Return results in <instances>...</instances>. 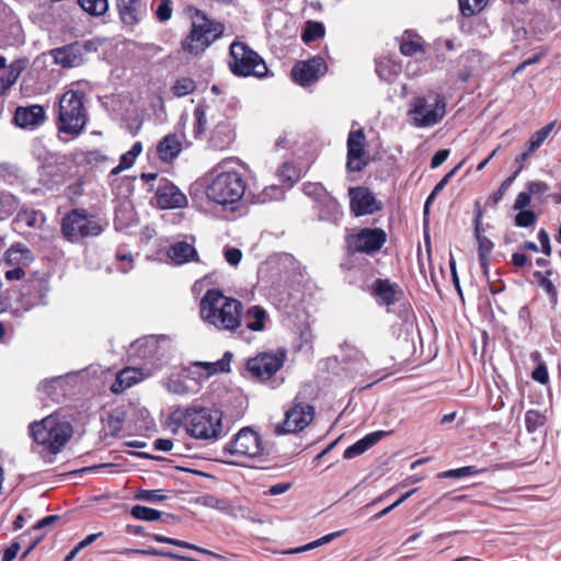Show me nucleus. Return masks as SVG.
<instances>
[{
    "label": "nucleus",
    "instance_id": "nucleus-40",
    "mask_svg": "<svg viewBox=\"0 0 561 561\" xmlns=\"http://www.w3.org/2000/svg\"><path fill=\"white\" fill-rule=\"evenodd\" d=\"M195 89V81L191 78L183 77L175 81V83L172 87V92L175 96L183 98L193 93Z\"/></svg>",
    "mask_w": 561,
    "mask_h": 561
},
{
    "label": "nucleus",
    "instance_id": "nucleus-46",
    "mask_svg": "<svg viewBox=\"0 0 561 561\" xmlns=\"http://www.w3.org/2000/svg\"><path fill=\"white\" fill-rule=\"evenodd\" d=\"M20 76V69L12 67L0 77V94H4L16 81Z\"/></svg>",
    "mask_w": 561,
    "mask_h": 561
},
{
    "label": "nucleus",
    "instance_id": "nucleus-60",
    "mask_svg": "<svg viewBox=\"0 0 561 561\" xmlns=\"http://www.w3.org/2000/svg\"><path fill=\"white\" fill-rule=\"evenodd\" d=\"M351 354L348 356V360L351 362L354 359V363L357 365L355 370L357 373H363L365 370V357L364 355L357 351V350H350Z\"/></svg>",
    "mask_w": 561,
    "mask_h": 561
},
{
    "label": "nucleus",
    "instance_id": "nucleus-23",
    "mask_svg": "<svg viewBox=\"0 0 561 561\" xmlns=\"http://www.w3.org/2000/svg\"><path fill=\"white\" fill-rule=\"evenodd\" d=\"M182 137L176 134L165 135L157 146V153L163 162H172L182 151Z\"/></svg>",
    "mask_w": 561,
    "mask_h": 561
},
{
    "label": "nucleus",
    "instance_id": "nucleus-1",
    "mask_svg": "<svg viewBox=\"0 0 561 561\" xmlns=\"http://www.w3.org/2000/svg\"><path fill=\"white\" fill-rule=\"evenodd\" d=\"M243 304L221 290L208 289L199 301L202 321L218 331L237 332L242 325Z\"/></svg>",
    "mask_w": 561,
    "mask_h": 561
},
{
    "label": "nucleus",
    "instance_id": "nucleus-10",
    "mask_svg": "<svg viewBox=\"0 0 561 561\" xmlns=\"http://www.w3.org/2000/svg\"><path fill=\"white\" fill-rule=\"evenodd\" d=\"M102 230V225L93 213H67L61 219L62 234L70 242L98 236Z\"/></svg>",
    "mask_w": 561,
    "mask_h": 561
},
{
    "label": "nucleus",
    "instance_id": "nucleus-34",
    "mask_svg": "<svg viewBox=\"0 0 561 561\" xmlns=\"http://www.w3.org/2000/svg\"><path fill=\"white\" fill-rule=\"evenodd\" d=\"M81 9L90 15L101 16L108 10V0H78Z\"/></svg>",
    "mask_w": 561,
    "mask_h": 561
},
{
    "label": "nucleus",
    "instance_id": "nucleus-51",
    "mask_svg": "<svg viewBox=\"0 0 561 561\" xmlns=\"http://www.w3.org/2000/svg\"><path fill=\"white\" fill-rule=\"evenodd\" d=\"M537 221L536 213H517L515 225L522 228L533 227Z\"/></svg>",
    "mask_w": 561,
    "mask_h": 561
},
{
    "label": "nucleus",
    "instance_id": "nucleus-54",
    "mask_svg": "<svg viewBox=\"0 0 561 561\" xmlns=\"http://www.w3.org/2000/svg\"><path fill=\"white\" fill-rule=\"evenodd\" d=\"M136 161V158L129 153L128 151L125 152L122 157H121V160H119V164L117 167H115L112 171H111V174H118L119 172L126 170V169H129L134 165Z\"/></svg>",
    "mask_w": 561,
    "mask_h": 561
},
{
    "label": "nucleus",
    "instance_id": "nucleus-41",
    "mask_svg": "<svg viewBox=\"0 0 561 561\" xmlns=\"http://www.w3.org/2000/svg\"><path fill=\"white\" fill-rule=\"evenodd\" d=\"M324 35V26L320 22L309 21L306 24L301 38L305 43H311Z\"/></svg>",
    "mask_w": 561,
    "mask_h": 561
},
{
    "label": "nucleus",
    "instance_id": "nucleus-44",
    "mask_svg": "<svg viewBox=\"0 0 561 561\" xmlns=\"http://www.w3.org/2000/svg\"><path fill=\"white\" fill-rule=\"evenodd\" d=\"M484 471L483 469H478L474 466H466L457 469H450L439 473V478H453L460 479L463 477L474 476Z\"/></svg>",
    "mask_w": 561,
    "mask_h": 561
},
{
    "label": "nucleus",
    "instance_id": "nucleus-3",
    "mask_svg": "<svg viewBox=\"0 0 561 561\" xmlns=\"http://www.w3.org/2000/svg\"><path fill=\"white\" fill-rule=\"evenodd\" d=\"M233 164L242 167L240 161L234 159L224 160L217 165L218 174L206 191L209 201L225 206L238 203L243 197L247 183Z\"/></svg>",
    "mask_w": 561,
    "mask_h": 561
},
{
    "label": "nucleus",
    "instance_id": "nucleus-50",
    "mask_svg": "<svg viewBox=\"0 0 561 561\" xmlns=\"http://www.w3.org/2000/svg\"><path fill=\"white\" fill-rule=\"evenodd\" d=\"M285 195V191L283 187L271 185L266 187L262 194L260 195V198L262 202H266L267 199H283Z\"/></svg>",
    "mask_w": 561,
    "mask_h": 561
},
{
    "label": "nucleus",
    "instance_id": "nucleus-32",
    "mask_svg": "<svg viewBox=\"0 0 561 561\" xmlns=\"http://www.w3.org/2000/svg\"><path fill=\"white\" fill-rule=\"evenodd\" d=\"M527 188L529 190L533 199L538 204H541L548 198H552L553 195L550 193L549 185L542 181H530L527 183Z\"/></svg>",
    "mask_w": 561,
    "mask_h": 561
},
{
    "label": "nucleus",
    "instance_id": "nucleus-18",
    "mask_svg": "<svg viewBox=\"0 0 561 561\" xmlns=\"http://www.w3.org/2000/svg\"><path fill=\"white\" fill-rule=\"evenodd\" d=\"M77 379L76 373H68L64 376H55L41 381L37 390L44 393L53 402H60L67 394V391L75 386Z\"/></svg>",
    "mask_w": 561,
    "mask_h": 561
},
{
    "label": "nucleus",
    "instance_id": "nucleus-47",
    "mask_svg": "<svg viewBox=\"0 0 561 561\" xmlns=\"http://www.w3.org/2000/svg\"><path fill=\"white\" fill-rule=\"evenodd\" d=\"M135 499L149 503L162 502L167 495L161 490H140L136 493Z\"/></svg>",
    "mask_w": 561,
    "mask_h": 561
},
{
    "label": "nucleus",
    "instance_id": "nucleus-5",
    "mask_svg": "<svg viewBox=\"0 0 561 561\" xmlns=\"http://www.w3.org/2000/svg\"><path fill=\"white\" fill-rule=\"evenodd\" d=\"M224 31L225 26L221 23L209 20L202 11L195 9L192 14L191 32L182 47L192 55H198L217 41Z\"/></svg>",
    "mask_w": 561,
    "mask_h": 561
},
{
    "label": "nucleus",
    "instance_id": "nucleus-20",
    "mask_svg": "<svg viewBox=\"0 0 561 561\" xmlns=\"http://www.w3.org/2000/svg\"><path fill=\"white\" fill-rule=\"evenodd\" d=\"M366 165L365 161V135L362 129L352 130L347 138V163L351 172H359Z\"/></svg>",
    "mask_w": 561,
    "mask_h": 561
},
{
    "label": "nucleus",
    "instance_id": "nucleus-52",
    "mask_svg": "<svg viewBox=\"0 0 561 561\" xmlns=\"http://www.w3.org/2000/svg\"><path fill=\"white\" fill-rule=\"evenodd\" d=\"M121 554H140V556H154V557H164L165 550H160L156 548H148V549H123L122 551H118Z\"/></svg>",
    "mask_w": 561,
    "mask_h": 561
},
{
    "label": "nucleus",
    "instance_id": "nucleus-57",
    "mask_svg": "<svg viewBox=\"0 0 561 561\" xmlns=\"http://www.w3.org/2000/svg\"><path fill=\"white\" fill-rule=\"evenodd\" d=\"M531 378L541 385H546L549 381V374L547 366L540 363L531 373Z\"/></svg>",
    "mask_w": 561,
    "mask_h": 561
},
{
    "label": "nucleus",
    "instance_id": "nucleus-25",
    "mask_svg": "<svg viewBox=\"0 0 561 561\" xmlns=\"http://www.w3.org/2000/svg\"><path fill=\"white\" fill-rule=\"evenodd\" d=\"M144 376L145 375L140 369L135 367H126L117 373L116 379L111 386V391L113 393H122L127 388L142 380Z\"/></svg>",
    "mask_w": 561,
    "mask_h": 561
},
{
    "label": "nucleus",
    "instance_id": "nucleus-27",
    "mask_svg": "<svg viewBox=\"0 0 561 561\" xmlns=\"http://www.w3.org/2000/svg\"><path fill=\"white\" fill-rule=\"evenodd\" d=\"M473 224L474 237L478 242V254L479 257L484 260V256H489L494 248V243L485 236L490 226L482 222V213L477 214L473 219Z\"/></svg>",
    "mask_w": 561,
    "mask_h": 561
},
{
    "label": "nucleus",
    "instance_id": "nucleus-63",
    "mask_svg": "<svg viewBox=\"0 0 561 561\" xmlns=\"http://www.w3.org/2000/svg\"><path fill=\"white\" fill-rule=\"evenodd\" d=\"M194 116L196 118L197 133H201L205 129L206 126V113L203 106H197L194 110Z\"/></svg>",
    "mask_w": 561,
    "mask_h": 561
},
{
    "label": "nucleus",
    "instance_id": "nucleus-43",
    "mask_svg": "<svg viewBox=\"0 0 561 561\" xmlns=\"http://www.w3.org/2000/svg\"><path fill=\"white\" fill-rule=\"evenodd\" d=\"M554 127V123H550L546 125L545 127L538 129L530 138L529 140V152L536 151L542 142L546 140V138L549 136V134L552 131Z\"/></svg>",
    "mask_w": 561,
    "mask_h": 561
},
{
    "label": "nucleus",
    "instance_id": "nucleus-7",
    "mask_svg": "<svg viewBox=\"0 0 561 561\" xmlns=\"http://www.w3.org/2000/svg\"><path fill=\"white\" fill-rule=\"evenodd\" d=\"M71 435V424L57 413L37 422V445H42L50 455L58 454Z\"/></svg>",
    "mask_w": 561,
    "mask_h": 561
},
{
    "label": "nucleus",
    "instance_id": "nucleus-13",
    "mask_svg": "<svg viewBox=\"0 0 561 561\" xmlns=\"http://www.w3.org/2000/svg\"><path fill=\"white\" fill-rule=\"evenodd\" d=\"M313 416L314 408L296 398L293 405L286 410L284 421L275 426V433L285 435L300 432L311 423Z\"/></svg>",
    "mask_w": 561,
    "mask_h": 561
},
{
    "label": "nucleus",
    "instance_id": "nucleus-42",
    "mask_svg": "<svg viewBox=\"0 0 561 561\" xmlns=\"http://www.w3.org/2000/svg\"><path fill=\"white\" fill-rule=\"evenodd\" d=\"M546 423V416L536 411L529 410L525 414V426L528 433H535L539 427Z\"/></svg>",
    "mask_w": 561,
    "mask_h": 561
},
{
    "label": "nucleus",
    "instance_id": "nucleus-29",
    "mask_svg": "<svg viewBox=\"0 0 561 561\" xmlns=\"http://www.w3.org/2000/svg\"><path fill=\"white\" fill-rule=\"evenodd\" d=\"M56 64L62 67H77L82 62V54L76 46H66L54 50Z\"/></svg>",
    "mask_w": 561,
    "mask_h": 561
},
{
    "label": "nucleus",
    "instance_id": "nucleus-45",
    "mask_svg": "<svg viewBox=\"0 0 561 561\" xmlns=\"http://www.w3.org/2000/svg\"><path fill=\"white\" fill-rule=\"evenodd\" d=\"M488 0H459V8L465 16H471L480 12Z\"/></svg>",
    "mask_w": 561,
    "mask_h": 561
},
{
    "label": "nucleus",
    "instance_id": "nucleus-22",
    "mask_svg": "<svg viewBox=\"0 0 561 561\" xmlns=\"http://www.w3.org/2000/svg\"><path fill=\"white\" fill-rule=\"evenodd\" d=\"M270 322L268 313L261 306H251L242 312V324L252 332H263Z\"/></svg>",
    "mask_w": 561,
    "mask_h": 561
},
{
    "label": "nucleus",
    "instance_id": "nucleus-8",
    "mask_svg": "<svg viewBox=\"0 0 561 561\" xmlns=\"http://www.w3.org/2000/svg\"><path fill=\"white\" fill-rule=\"evenodd\" d=\"M446 114V103L438 94L416 96L410 102L408 116L417 128L432 127L438 124Z\"/></svg>",
    "mask_w": 561,
    "mask_h": 561
},
{
    "label": "nucleus",
    "instance_id": "nucleus-26",
    "mask_svg": "<svg viewBox=\"0 0 561 561\" xmlns=\"http://www.w3.org/2000/svg\"><path fill=\"white\" fill-rule=\"evenodd\" d=\"M388 433L385 431H376L365 435L362 439L348 446L344 450L343 457L345 459H353L364 454L366 450H368L370 447L377 444L381 438H383Z\"/></svg>",
    "mask_w": 561,
    "mask_h": 561
},
{
    "label": "nucleus",
    "instance_id": "nucleus-16",
    "mask_svg": "<svg viewBox=\"0 0 561 561\" xmlns=\"http://www.w3.org/2000/svg\"><path fill=\"white\" fill-rule=\"evenodd\" d=\"M154 197L158 206L163 210L187 207L185 194L165 179L159 181Z\"/></svg>",
    "mask_w": 561,
    "mask_h": 561
},
{
    "label": "nucleus",
    "instance_id": "nucleus-64",
    "mask_svg": "<svg viewBox=\"0 0 561 561\" xmlns=\"http://www.w3.org/2000/svg\"><path fill=\"white\" fill-rule=\"evenodd\" d=\"M116 256L119 262H127V266H118V270L122 273H127L133 268L134 259H133V255L130 252H127V253L118 252L116 254Z\"/></svg>",
    "mask_w": 561,
    "mask_h": 561
},
{
    "label": "nucleus",
    "instance_id": "nucleus-36",
    "mask_svg": "<svg viewBox=\"0 0 561 561\" xmlns=\"http://www.w3.org/2000/svg\"><path fill=\"white\" fill-rule=\"evenodd\" d=\"M552 275V271H547L546 275L540 272H535L534 276L537 278L539 286L550 296L551 302L557 304L558 299V290L556 286L550 280V276Z\"/></svg>",
    "mask_w": 561,
    "mask_h": 561
},
{
    "label": "nucleus",
    "instance_id": "nucleus-48",
    "mask_svg": "<svg viewBox=\"0 0 561 561\" xmlns=\"http://www.w3.org/2000/svg\"><path fill=\"white\" fill-rule=\"evenodd\" d=\"M461 167V163L455 167L450 172H448L434 187L433 192L428 196L425 202L424 210H428L430 203L434 198V196L439 193L450 181V179L455 175L458 169Z\"/></svg>",
    "mask_w": 561,
    "mask_h": 561
},
{
    "label": "nucleus",
    "instance_id": "nucleus-58",
    "mask_svg": "<svg viewBox=\"0 0 561 561\" xmlns=\"http://www.w3.org/2000/svg\"><path fill=\"white\" fill-rule=\"evenodd\" d=\"M422 50V45L415 41H404L400 45V51L405 56H412Z\"/></svg>",
    "mask_w": 561,
    "mask_h": 561
},
{
    "label": "nucleus",
    "instance_id": "nucleus-35",
    "mask_svg": "<svg viewBox=\"0 0 561 561\" xmlns=\"http://www.w3.org/2000/svg\"><path fill=\"white\" fill-rule=\"evenodd\" d=\"M283 186L291 187L299 179V171L290 163H284L277 172Z\"/></svg>",
    "mask_w": 561,
    "mask_h": 561
},
{
    "label": "nucleus",
    "instance_id": "nucleus-2",
    "mask_svg": "<svg viewBox=\"0 0 561 561\" xmlns=\"http://www.w3.org/2000/svg\"><path fill=\"white\" fill-rule=\"evenodd\" d=\"M231 352L216 362H195L187 367H175L165 378L164 387L173 394L186 396L198 391L199 385L217 373L230 370Z\"/></svg>",
    "mask_w": 561,
    "mask_h": 561
},
{
    "label": "nucleus",
    "instance_id": "nucleus-61",
    "mask_svg": "<svg viewBox=\"0 0 561 561\" xmlns=\"http://www.w3.org/2000/svg\"><path fill=\"white\" fill-rule=\"evenodd\" d=\"M449 150L448 149H440L438 150L431 160V167L433 169L438 168L442 165L449 157Z\"/></svg>",
    "mask_w": 561,
    "mask_h": 561
},
{
    "label": "nucleus",
    "instance_id": "nucleus-6",
    "mask_svg": "<svg viewBox=\"0 0 561 561\" xmlns=\"http://www.w3.org/2000/svg\"><path fill=\"white\" fill-rule=\"evenodd\" d=\"M88 117L83 95L69 90L59 99L58 130L71 136H79L85 127Z\"/></svg>",
    "mask_w": 561,
    "mask_h": 561
},
{
    "label": "nucleus",
    "instance_id": "nucleus-53",
    "mask_svg": "<svg viewBox=\"0 0 561 561\" xmlns=\"http://www.w3.org/2000/svg\"><path fill=\"white\" fill-rule=\"evenodd\" d=\"M224 256L229 265L237 266L241 262L242 252L237 248L227 247L224 250Z\"/></svg>",
    "mask_w": 561,
    "mask_h": 561
},
{
    "label": "nucleus",
    "instance_id": "nucleus-39",
    "mask_svg": "<svg viewBox=\"0 0 561 561\" xmlns=\"http://www.w3.org/2000/svg\"><path fill=\"white\" fill-rule=\"evenodd\" d=\"M345 530H339V531H334V533H331V534H328L312 542H309L305 546H301V547H298V548H295V549H291L290 551H288V553H300V552H305V551H309L311 549H314V548H318L322 545H325V543H329L331 542L332 540H334L335 538L340 537Z\"/></svg>",
    "mask_w": 561,
    "mask_h": 561
},
{
    "label": "nucleus",
    "instance_id": "nucleus-30",
    "mask_svg": "<svg viewBox=\"0 0 561 561\" xmlns=\"http://www.w3.org/2000/svg\"><path fill=\"white\" fill-rule=\"evenodd\" d=\"M13 121L20 128H32L35 125V105L18 107Z\"/></svg>",
    "mask_w": 561,
    "mask_h": 561
},
{
    "label": "nucleus",
    "instance_id": "nucleus-28",
    "mask_svg": "<svg viewBox=\"0 0 561 561\" xmlns=\"http://www.w3.org/2000/svg\"><path fill=\"white\" fill-rule=\"evenodd\" d=\"M141 0H116V7L122 21L134 25L139 21Z\"/></svg>",
    "mask_w": 561,
    "mask_h": 561
},
{
    "label": "nucleus",
    "instance_id": "nucleus-12",
    "mask_svg": "<svg viewBox=\"0 0 561 561\" xmlns=\"http://www.w3.org/2000/svg\"><path fill=\"white\" fill-rule=\"evenodd\" d=\"M386 240V232L379 228H362L346 237L348 252L368 255L378 252Z\"/></svg>",
    "mask_w": 561,
    "mask_h": 561
},
{
    "label": "nucleus",
    "instance_id": "nucleus-38",
    "mask_svg": "<svg viewBox=\"0 0 561 561\" xmlns=\"http://www.w3.org/2000/svg\"><path fill=\"white\" fill-rule=\"evenodd\" d=\"M520 170L522 167L514 174H512L502 182L500 188L488 198L485 206L494 207L503 198V196L506 194V192L515 181Z\"/></svg>",
    "mask_w": 561,
    "mask_h": 561
},
{
    "label": "nucleus",
    "instance_id": "nucleus-49",
    "mask_svg": "<svg viewBox=\"0 0 561 561\" xmlns=\"http://www.w3.org/2000/svg\"><path fill=\"white\" fill-rule=\"evenodd\" d=\"M4 257L10 265L19 264L25 257V251L20 245H12L7 250Z\"/></svg>",
    "mask_w": 561,
    "mask_h": 561
},
{
    "label": "nucleus",
    "instance_id": "nucleus-4",
    "mask_svg": "<svg viewBox=\"0 0 561 561\" xmlns=\"http://www.w3.org/2000/svg\"><path fill=\"white\" fill-rule=\"evenodd\" d=\"M184 425L186 433L195 439L216 442L225 435L222 413L217 409H187Z\"/></svg>",
    "mask_w": 561,
    "mask_h": 561
},
{
    "label": "nucleus",
    "instance_id": "nucleus-31",
    "mask_svg": "<svg viewBox=\"0 0 561 561\" xmlns=\"http://www.w3.org/2000/svg\"><path fill=\"white\" fill-rule=\"evenodd\" d=\"M137 213H116L114 225L116 230L134 233L133 228L138 226Z\"/></svg>",
    "mask_w": 561,
    "mask_h": 561
},
{
    "label": "nucleus",
    "instance_id": "nucleus-59",
    "mask_svg": "<svg viewBox=\"0 0 561 561\" xmlns=\"http://www.w3.org/2000/svg\"><path fill=\"white\" fill-rule=\"evenodd\" d=\"M170 545L175 546V547H180V548H184V549H191V550L197 551V552L203 553V554L215 556L211 551H209L207 549L197 547V546H195L193 543H190V542H186V541H183V540H180V539L172 538V542Z\"/></svg>",
    "mask_w": 561,
    "mask_h": 561
},
{
    "label": "nucleus",
    "instance_id": "nucleus-14",
    "mask_svg": "<svg viewBox=\"0 0 561 561\" xmlns=\"http://www.w3.org/2000/svg\"><path fill=\"white\" fill-rule=\"evenodd\" d=\"M285 358L286 352L284 350L263 352L248 359L247 370L253 378L266 380L283 367Z\"/></svg>",
    "mask_w": 561,
    "mask_h": 561
},
{
    "label": "nucleus",
    "instance_id": "nucleus-24",
    "mask_svg": "<svg viewBox=\"0 0 561 561\" xmlns=\"http://www.w3.org/2000/svg\"><path fill=\"white\" fill-rule=\"evenodd\" d=\"M168 257L175 265L198 261V253L193 244L186 241L175 242L168 250Z\"/></svg>",
    "mask_w": 561,
    "mask_h": 561
},
{
    "label": "nucleus",
    "instance_id": "nucleus-33",
    "mask_svg": "<svg viewBox=\"0 0 561 561\" xmlns=\"http://www.w3.org/2000/svg\"><path fill=\"white\" fill-rule=\"evenodd\" d=\"M127 416L124 407L114 409L107 417V427L112 435H117L122 430Z\"/></svg>",
    "mask_w": 561,
    "mask_h": 561
},
{
    "label": "nucleus",
    "instance_id": "nucleus-15",
    "mask_svg": "<svg viewBox=\"0 0 561 561\" xmlns=\"http://www.w3.org/2000/svg\"><path fill=\"white\" fill-rule=\"evenodd\" d=\"M370 295L380 307L390 308L404 296L402 287L388 278H377L370 286Z\"/></svg>",
    "mask_w": 561,
    "mask_h": 561
},
{
    "label": "nucleus",
    "instance_id": "nucleus-55",
    "mask_svg": "<svg viewBox=\"0 0 561 561\" xmlns=\"http://www.w3.org/2000/svg\"><path fill=\"white\" fill-rule=\"evenodd\" d=\"M157 18L161 22H165L171 19L172 15V8H171V1L170 0H161L157 11H156Z\"/></svg>",
    "mask_w": 561,
    "mask_h": 561
},
{
    "label": "nucleus",
    "instance_id": "nucleus-11",
    "mask_svg": "<svg viewBox=\"0 0 561 561\" xmlns=\"http://www.w3.org/2000/svg\"><path fill=\"white\" fill-rule=\"evenodd\" d=\"M224 453L244 458H259L265 447L260 435L250 427L241 428L224 447Z\"/></svg>",
    "mask_w": 561,
    "mask_h": 561
},
{
    "label": "nucleus",
    "instance_id": "nucleus-37",
    "mask_svg": "<svg viewBox=\"0 0 561 561\" xmlns=\"http://www.w3.org/2000/svg\"><path fill=\"white\" fill-rule=\"evenodd\" d=\"M134 518L146 522L158 520L162 516V512L142 505H135L130 510Z\"/></svg>",
    "mask_w": 561,
    "mask_h": 561
},
{
    "label": "nucleus",
    "instance_id": "nucleus-56",
    "mask_svg": "<svg viewBox=\"0 0 561 561\" xmlns=\"http://www.w3.org/2000/svg\"><path fill=\"white\" fill-rule=\"evenodd\" d=\"M531 194L529 190L526 187L525 191L520 192L514 203L513 210H524L527 206L531 204Z\"/></svg>",
    "mask_w": 561,
    "mask_h": 561
},
{
    "label": "nucleus",
    "instance_id": "nucleus-19",
    "mask_svg": "<svg viewBox=\"0 0 561 561\" xmlns=\"http://www.w3.org/2000/svg\"><path fill=\"white\" fill-rule=\"evenodd\" d=\"M325 71V61L321 57H314L307 61L297 62L293 67L291 76L295 82L305 87L317 81Z\"/></svg>",
    "mask_w": 561,
    "mask_h": 561
},
{
    "label": "nucleus",
    "instance_id": "nucleus-62",
    "mask_svg": "<svg viewBox=\"0 0 561 561\" xmlns=\"http://www.w3.org/2000/svg\"><path fill=\"white\" fill-rule=\"evenodd\" d=\"M538 240L541 244V251L546 255H550L551 254L550 238H549L548 232L545 229H540V231L538 233Z\"/></svg>",
    "mask_w": 561,
    "mask_h": 561
},
{
    "label": "nucleus",
    "instance_id": "nucleus-9",
    "mask_svg": "<svg viewBox=\"0 0 561 561\" xmlns=\"http://www.w3.org/2000/svg\"><path fill=\"white\" fill-rule=\"evenodd\" d=\"M229 57V68L238 77L263 78L267 75L263 58L242 42H233L230 45Z\"/></svg>",
    "mask_w": 561,
    "mask_h": 561
},
{
    "label": "nucleus",
    "instance_id": "nucleus-21",
    "mask_svg": "<svg viewBox=\"0 0 561 561\" xmlns=\"http://www.w3.org/2000/svg\"><path fill=\"white\" fill-rule=\"evenodd\" d=\"M348 196L351 210H380L382 207L367 187H352L348 191Z\"/></svg>",
    "mask_w": 561,
    "mask_h": 561
},
{
    "label": "nucleus",
    "instance_id": "nucleus-17",
    "mask_svg": "<svg viewBox=\"0 0 561 561\" xmlns=\"http://www.w3.org/2000/svg\"><path fill=\"white\" fill-rule=\"evenodd\" d=\"M165 336L149 335L136 340L129 347V353L141 359H160L164 354Z\"/></svg>",
    "mask_w": 561,
    "mask_h": 561
}]
</instances>
